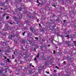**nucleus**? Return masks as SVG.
I'll use <instances>...</instances> for the list:
<instances>
[{"label":"nucleus","mask_w":76,"mask_h":76,"mask_svg":"<svg viewBox=\"0 0 76 76\" xmlns=\"http://www.w3.org/2000/svg\"><path fill=\"white\" fill-rule=\"evenodd\" d=\"M65 42L66 44H67L68 45V47H70V42L69 41H66Z\"/></svg>","instance_id":"obj_1"},{"label":"nucleus","mask_w":76,"mask_h":76,"mask_svg":"<svg viewBox=\"0 0 76 76\" xmlns=\"http://www.w3.org/2000/svg\"><path fill=\"white\" fill-rule=\"evenodd\" d=\"M4 3H1V5L0 6H3L4 7H6V5H5L4 4Z\"/></svg>","instance_id":"obj_2"},{"label":"nucleus","mask_w":76,"mask_h":76,"mask_svg":"<svg viewBox=\"0 0 76 76\" xmlns=\"http://www.w3.org/2000/svg\"><path fill=\"white\" fill-rule=\"evenodd\" d=\"M56 26L55 25H54L53 26V27H52V28L53 29H51V31H56V28H55V27H56Z\"/></svg>","instance_id":"obj_3"},{"label":"nucleus","mask_w":76,"mask_h":76,"mask_svg":"<svg viewBox=\"0 0 76 76\" xmlns=\"http://www.w3.org/2000/svg\"><path fill=\"white\" fill-rule=\"evenodd\" d=\"M26 42V40H23L21 41V44H25Z\"/></svg>","instance_id":"obj_4"},{"label":"nucleus","mask_w":76,"mask_h":76,"mask_svg":"<svg viewBox=\"0 0 76 76\" xmlns=\"http://www.w3.org/2000/svg\"><path fill=\"white\" fill-rule=\"evenodd\" d=\"M7 70H8V68H7L4 69V73H6V72H7Z\"/></svg>","instance_id":"obj_5"},{"label":"nucleus","mask_w":76,"mask_h":76,"mask_svg":"<svg viewBox=\"0 0 76 76\" xmlns=\"http://www.w3.org/2000/svg\"><path fill=\"white\" fill-rule=\"evenodd\" d=\"M13 18L14 19V20H15V21H16V22H18V19L17 17H14Z\"/></svg>","instance_id":"obj_6"},{"label":"nucleus","mask_w":76,"mask_h":76,"mask_svg":"<svg viewBox=\"0 0 76 76\" xmlns=\"http://www.w3.org/2000/svg\"><path fill=\"white\" fill-rule=\"evenodd\" d=\"M9 1H10V0H6L4 3H6V4H8V3H9Z\"/></svg>","instance_id":"obj_7"},{"label":"nucleus","mask_w":76,"mask_h":76,"mask_svg":"<svg viewBox=\"0 0 76 76\" xmlns=\"http://www.w3.org/2000/svg\"><path fill=\"white\" fill-rule=\"evenodd\" d=\"M74 37H75V35L73 34H72L70 35V38H71V39H72Z\"/></svg>","instance_id":"obj_8"},{"label":"nucleus","mask_w":76,"mask_h":76,"mask_svg":"<svg viewBox=\"0 0 76 76\" xmlns=\"http://www.w3.org/2000/svg\"><path fill=\"white\" fill-rule=\"evenodd\" d=\"M9 38L10 39H12V35H9Z\"/></svg>","instance_id":"obj_9"},{"label":"nucleus","mask_w":76,"mask_h":76,"mask_svg":"<svg viewBox=\"0 0 76 76\" xmlns=\"http://www.w3.org/2000/svg\"><path fill=\"white\" fill-rule=\"evenodd\" d=\"M30 30L33 32V31H34V28H32V27H30Z\"/></svg>","instance_id":"obj_10"},{"label":"nucleus","mask_w":76,"mask_h":76,"mask_svg":"<svg viewBox=\"0 0 76 76\" xmlns=\"http://www.w3.org/2000/svg\"><path fill=\"white\" fill-rule=\"evenodd\" d=\"M53 20H50V23H52V24H53V23H54V22H53Z\"/></svg>","instance_id":"obj_11"},{"label":"nucleus","mask_w":76,"mask_h":76,"mask_svg":"<svg viewBox=\"0 0 76 76\" xmlns=\"http://www.w3.org/2000/svg\"><path fill=\"white\" fill-rule=\"evenodd\" d=\"M28 72L30 75H32V72L31 71H28Z\"/></svg>","instance_id":"obj_12"},{"label":"nucleus","mask_w":76,"mask_h":76,"mask_svg":"<svg viewBox=\"0 0 76 76\" xmlns=\"http://www.w3.org/2000/svg\"><path fill=\"white\" fill-rule=\"evenodd\" d=\"M6 61H7V62L8 63H10V61L9 60V58H7V60H6Z\"/></svg>","instance_id":"obj_13"},{"label":"nucleus","mask_w":76,"mask_h":76,"mask_svg":"<svg viewBox=\"0 0 76 76\" xmlns=\"http://www.w3.org/2000/svg\"><path fill=\"white\" fill-rule=\"evenodd\" d=\"M44 4V2H42L40 4V7H41V6H43Z\"/></svg>","instance_id":"obj_14"},{"label":"nucleus","mask_w":76,"mask_h":76,"mask_svg":"<svg viewBox=\"0 0 76 76\" xmlns=\"http://www.w3.org/2000/svg\"><path fill=\"white\" fill-rule=\"evenodd\" d=\"M45 28H42L41 31L42 32H44L45 31Z\"/></svg>","instance_id":"obj_15"},{"label":"nucleus","mask_w":76,"mask_h":76,"mask_svg":"<svg viewBox=\"0 0 76 76\" xmlns=\"http://www.w3.org/2000/svg\"><path fill=\"white\" fill-rule=\"evenodd\" d=\"M18 10H19V11H22V9L21 7H20L19 8H18Z\"/></svg>","instance_id":"obj_16"},{"label":"nucleus","mask_w":76,"mask_h":76,"mask_svg":"<svg viewBox=\"0 0 76 76\" xmlns=\"http://www.w3.org/2000/svg\"><path fill=\"white\" fill-rule=\"evenodd\" d=\"M7 42V40H6L4 42V43L5 44H6Z\"/></svg>","instance_id":"obj_17"},{"label":"nucleus","mask_w":76,"mask_h":76,"mask_svg":"<svg viewBox=\"0 0 76 76\" xmlns=\"http://www.w3.org/2000/svg\"><path fill=\"white\" fill-rule=\"evenodd\" d=\"M39 1H42V0H37V1H36L37 3H39Z\"/></svg>","instance_id":"obj_18"},{"label":"nucleus","mask_w":76,"mask_h":76,"mask_svg":"<svg viewBox=\"0 0 76 76\" xmlns=\"http://www.w3.org/2000/svg\"><path fill=\"white\" fill-rule=\"evenodd\" d=\"M69 35H67L66 36H65V37H67V38L69 39Z\"/></svg>","instance_id":"obj_19"},{"label":"nucleus","mask_w":76,"mask_h":76,"mask_svg":"<svg viewBox=\"0 0 76 76\" xmlns=\"http://www.w3.org/2000/svg\"><path fill=\"white\" fill-rule=\"evenodd\" d=\"M51 42H52V44H53V45H54V43L53 42V40H51Z\"/></svg>","instance_id":"obj_20"},{"label":"nucleus","mask_w":76,"mask_h":76,"mask_svg":"<svg viewBox=\"0 0 76 76\" xmlns=\"http://www.w3.org/2000/svg\"><path fill=\"white\" fill-rule=\"evenodd\" d=\"M8 72H9V73H12V71L10 69H8Z\"/></svg>","instance_id":"obj_21"},{"label":"nucleus","mask_w":76,"mask_h":76,"mask_svg":"<svg viewBox=\"0 0 76 76\" xmlns=\"http://www.w3.org/2000/svg\"><path fill=\"white\" fill-rule=\"evenodd\" d=\"M9 18V16H7L6 17V19H8Z\"/></svg>","instance_id":"obj_22"},{"label":"nucleus","mask_w":76,"mask_h":76,"mask_svg":"<svg viewBox=\"0 0 76 76\" xmlns=\"http://www.w3.org/2000/svg\"><path fill=\"white\" fill-rule=\"evenodd\" d=\"M3 57H4V59H7V57H6V56H3Z\"/></svg>","instance_id":"obj_23"},{"label":"nucleus","mask_w":76,"mask_h":76,"mask_svg":"<svg viewBox=\"0 0 76 76\" xmlns=\"http://www.w3.org/2000/svg\"><path fill=\"white\" fill-rule=\"evenodd\" d=\"M53 53L54 54H55L56 53V51L55 50H54L53 51Z\"/></svg>","instance_id":"obj_24"},{"label":"nucleus","mask_w":76,"mask_h":76,"mask_svg":"<svg viewBox=\"0 0 76 76\" xmlns=\"http://www.w3.org/2000/svg\"><path fill=\"white\" fill-rule=\"evenodd\" d=\"M58 19H59V17L57 19H56V21H59V20H58Z\"/></svg>","instance_id":"obj_25"},{"label":"nucleus","mask_w":76,"mask_h":76,"mask_svg":"<svg viewBox=\"0 0 76 76\" xmlns=\"http://www.w3.org/2000/svg\"><path fill=\"white\" fill-rule=\"evenodd\" d=\"M3 72V71H2L0 70V74H1Z\"/></svg>","instance_id":"obj_26"},{"label":"nucleus","mask_w":76,"mask_h":76,"mask_svg":"<svg viewBox=\"0 0 76 76\" xmlns=\"http://www.w3.org/2000/svg\"><path fill=\"white\" fill-rule=\"evenodd\" d=\"M25 32H24L23 33V36L25 35Z\"/></svg>","instance_id":"obj_27"},{"label":"nucleus","mask_w":76,"mask_h":76,"mask_svg":"<svg viewBox=\"0 0 76 76\" xmlns=\"http://www.w3.org/2000/svg\"><path fill=\"white\" fill-rule=\"evenodd\" d=\"M45 73H47V74H49L50 73V72H47V71H46Z\"/></svg>","instance_id":"obj_28"},{"label":"nucleus","mask_w":76,"mask_h":76,"mask_svg":"<svg viewBox=\"0 0 76 76\" xmlns=\"http://www.w3.org/2000/svg\"><path fill=\"white\" fill-rule=\"evenodd\" d=\"M39 57V56L38 55L36 56V57H37V58H38V57Z\"/></svg>","instance_id":"obj_29"},{"label":"nucleus","mask_w":76,"mask_h":76,"mask_svg":"<svg viewBox=\"0 0 76 76\" xmlns=\"http://www.w3.org/2000/svg\"><path fill=\"white\" fill-rule=\"evenodd\" d=\"M56 68L57 69H59V68L58 67H57V66H56Z\"/></svg>","instance_id":"obj_30"},{"label":"nucleus","mask_w":76,"mask_h":76,"mask_svg":"<svg viewBox=\"0 0 76 76\" xmlns=\"http://www.w3.org/2000/svg\"><path fill=\"white\" fill-rule=\"evenodd\" d=\"M21 18H22V15H21L20 16V18H19V19H21Z\"/></svg>","instance_id":"obj_31"},{"label":"nucleus","mask_w":76,"mask_h":76,"mask_svg":"<svg viewBox=\"0 0 76 76\" xmlns=\"http://www.w3.org/2000/svg\"><path fill=\"white\" fill-rule=\"evenodd\" d=\"M73 43L75 44H76V41H73Z\"/></svg>","instance_id":"obj_32"},{"label":"nucleus","mask_w":76,"mask_h":76,"mask_svg":"<svg viewBox=\"0 0 76 76\" xmlns=\"http://www.w3.org/2000/svg\"><path fill=\"white\" fill-rule=\"evenodd\" d=\"M40 4H41V3H39L38 4V6H39Z\"/></svg>","instance_id":"obj_33"},{"label":"nucleus","mask_w":76,"mask_h":76,"mask_svg":"<svg viewBox=\"0 0 76 76\" xmlns=\"http://www.w3.org/2000/svg\"><path fill=\"white\" fill-rule=\"evenodd\" d=\"M42 41H43V42H44V41H45V40L44 39H42Z\"/></svg>","instance_id":"obj_34"},{"label":"nucleus","mask_w":76,"mask_h":76,"mask_svg":"<svg viewBox=\"0 0 76 76\" xmlns=\"http://www.w3.org/2000/svg\"><path fill=\"white\" fill-rule=\"evenodd\" d=\"M59 37H60L61 38H63V35H60Z\"/></svg>","instance_id":"obj_35"},{"label":"nucleus","mask_w":76,"mask_h":76,"mask_svg":"<svg viewBox=\"0 0 76 76\" xmlns=\"http://www.w3.org/2000/svg\"><path fill=\"white\" fill-rule=\"evenodd\" d=\"M35 39H38V37H35Z\"/></svg>","instance_id":"obj_36"},{"label":"nucleus","mask_w":76,"mask_h":76,"mask_svg":"<svg viewBox=\"0 0 76 76\" xmlns=\"http://www.w3.org/2000/svg\"><path fill=\"white\" fill-rule=\"evenodd\" d=\"M65 61H64L63 63V64H65Z\"/></svg>","instance_id":"obj_37"},{"label":"nucleus","mask_w":76,"mask_h":76,"mask_svg":"<svg viewBox=\"0 0 76 76\" xmlns=\"http://www.w3.org/2000/svg\"><path fill=\"white\" fill-rule=\"evenodd\" d=\"M5 15H6V14H4V15H3V16H5Z\"/></svg>","instance_id":"obj_38"},{"label":"nucleus","mask_w":76,"mask_h":76,"mask_svg":"<svg viewBox=\"0 0 76 76\" xmlns=\"http://www.w3.org/2000/svg\"><path fill=\"white\" fill-rule=\"evenodd\" d=\"M37 58H35L34 59V60H37Z\"/></svg>","instance_id":"obj_39"},{"label":"nucleus","mask_w":76,"mask_h":76,"mask_svg":"<svg viewBox=\"0 0 76 76\" xmlns=\"http://www.w3.org/2000/svg\"><path fill=\"white\" fill-rule=\"evenodd\" d=\"M1 65H4V63H2L1 64Z\"/></svg>","instance_id":"obj_40"},{"label":"nucleus","mask_w":76,"mask_h":76,"mask_svg":"<svg viewBox=\"0 0 76 76\" xmlns=\"http://www.w3.org/2000/svg\"><path fill=\"white\" fill-rule=\"evenodd\" d=\"M40 49H41V50H42V47H40Z\"/></svg>","instance_id":"obj_41"},{"label":"nucleus","mask_w":76,"mask_h":76,"mask_svg":"<svg viewBox=\"0 0 76 76\" xmlns=\"http://www.w3.org/2000/svg\"><path fill=\"white\" fill-rule=\"evenodd\" d=\"M58 44H59V45H61V43H58Z\"/></svg>","instance_id":"obj_42"},{"label":"nucleus","mask_w":76,"mask_h":76,"mask_svg":"<svg viewBox=\"0 0 76 76\" xmlns=\"http://www.w3.org/2000/svg\"><path fill=\"white\" fill-rule=\"evenodd\" d=\"M66 21H67V20H64V22H66Z\"/></svg>","instance_id":"obj_43"},{"label":"nucleus","mask_w":76,"mask_h":76,"mask_svg":"<svg viewBox=\"0 0 76 76\" xmlns=\"http://www.w3.org/2000/svg\"><path fill=\"white\" fill-rule=\"evenodd\" d=\"M31 64H32V63H31L30 65V66H32V65H31Z\"/></svg>","instance_id":"obj_44"},{"label":"nucleus","mask_w":76,"mask_h":76,"mask_svg":"<svg viewBox=\"0 0 76 76\" xmlns=\"http://www.w3.org/2000/svg\"><path fill=\"white\" fill-rule=\"evenodd\" d=\"M1 35V31H0V35Z\"/></svg>","instance_id":"obj_45"},{"label":"nucleus","mask_w":76,"mask_h":76,"mask_svg":"<svg viewBox=\"0 0 76 76\" xmlns=\"http://www.w3.org/2000/svg\"><path fill=\"white\" fill-rule=\"evenodd\" d=\"M53 6H54V7H56V5H52Z\"/></svg>","instance_id":"obj_46"},{"label":"nucleus","mask_w":76,"mask_h":76,"mask_svg":"<svg viewBox=\"0 0 76 76\" xmlns=\"http://www.w3.org/2000/svg\"><path fill=\"white\" fill-rule=\"evenodd\" d=\"M56 35H57V36H58V35H59L58 33H57Z\"/></svg>","instance_id":"obj_47"},{"label":"nucleus","mask_w":76,"mask_h":76,"mask_svg":"<svg viewBox=\"0 0 76 76\" xmlns=\"http://www.w3.org/2000/svg\"><path fill=\"white\" fill-rule=\"evenodd\" d=\"M16 52H14V54H15V53H16Z\"/></svg>","instance_id":"obj_48"},{"label":"nucleus","mask_w":76,"mask_h":76,"mask_svg":"<svg viewBox=\"0 0 76 76\" xmlns=\"http://www.w3.org/2000/svg\"><path fill=\"white\" fill-rule=\"evenodd\" d=\"M1 49H0V53H1Z\"/></svg>","instance_id":"obj_49"},{"label":"nucleus","mask_w":76,"mask_h":76,"mask_svg":"<svg viewBox=\"0 0 76 76\" xmlns=\"http://www.w3.org/2000/svg\"><path fill=\"white\" fill-rule=\"evenodd\" d=\"M32 67L34 68V66H33V65H31V66Z\"/></svg>","instance_id":"obj_50"},{"label":"nucleus","mask_w":76,"mask_h":76,"mask_svg":"<svg viewBox=\"0 0 76 76\" xmlns=\"http://www.w3.org/2000/svg\"><path fill=\"white\" fill-rule=\"evenodd\" d=\"M20 71H21V69H19V70L18 71V72H20Z\"/></svg>","instance_id":"obj_51"},{"label":"nucleus","mask_w":76,"mask_h":76,"mask_svg":"<svg viewBox=\"0 0 76 76\" xmlns=\"http://www.w3.org/2000/svg\"><path fill=\"white\" fill-rule=\"evenodd\" d=\"M10 24H11V25H12V24H13V23H10Z\"/></svg>","instance_id":"obj_52"},{"label":"nucleus","mask_w":76,"mask_h":76,"mask_svg":"<svg viewBox=\"0 0 76 76\" xmlns=\"http://www.w3.org/2000/svg\"><path fill=\"white\" fill-rule=\"evenodd\" d=\"M37 54H38V56H39V53H37Z\"/></svg>","instance_id":"obj_53"},{"label":"nucleus","mask_w":76,"mask_h":76,"mask_svg":"<svg viewBox=\"0 0 76 76\" xmlns=\"http://www.w3.org/2000/svg\"><path fill=\"white\" fill-rule=\"evenodd\" d=\"M39 26H41V24H39Z\"/></svg>","instance_id":"obj_54"},{"label":"nucleus","mask_w":76,"mask_h":76,"mask_svg":"<svg viewBox=\"0 0 76 76\" xmlns=\"http://www.w3.org/2000/svg\"><path fill=\"white\" fill-rule=\"evenodd\" d=\"M39 21V20H38V19H37V22H38V21Z\"/></svg>","instance_id":"obj_55"},{"label":"nucleus","mask_w":76,"mask_h":76,"mask_svg":"<svg viewBox=\"0 0 76 76\" xmlns=\"http://www.w3.org/2000/svg\"><path fill=\"white\" fill-rule=\"evenodd\" d=\"M54 72L55 73H56V71L55 70H54Z\"/></svg>","instance_id":"obj_56"},{"label":"nucleus","mask_w":76,"mask_h":76,"mask_svg":"<svg viewBox=\"0 0 76 76\" xmlns=\"http://www.w3.org/2000/svg\"><path fill=\"white\" fill-rule=\"evenodd\" d=\"M16 75H19V73H16Z\"/></svg>","instance_id":"obj_57"},{"label":"nucleus","mask_w":76,"mask_h":76,"mask_svg":"<svg viewBox=\"0 0 76 76\" xmlns=\"http://www.w3.org/2000/svg\"><path fill=\"white\" fill-rule=\"evenodd\" d=\"M48 47H50V45H48Z\"/></svg>","instance_id":"obj_58"},{"label":"nucleus","mask_w":76,"mask_h":76,"mask_svg":"<svg viewBox=\"0 0 76 76\" xmlns=\"http://www.w3.org/2000/svg\"><path fill=\"white\" fill-rule=\"evenodd\" d=\"M23 55H25V56H26V54H23Z\"/></svg>","instance_id":"obj_59"},{"label":"nucleus","mask_w":76,"mask_h":76,"mask_svg":"<svg viewBox=\"0 0 76 76\" xmlns=\"http://www.w3.org/2000/svg\"><path fill=\"white\" fill-rule=\"evenodd\" d=\"M21 70H22V66H21Z\"/></svg>","instance_id":"obj_60"},{"label":"nucleus","mask_w":76,"mask_h":76,"mask_svg":"<svg viewBox=\"0 0 76 76\" xmlns=\"http://www.w3.org/2000/svg\"><path fill=\"white\" fill-rule=\"evenodd\" d=\"M1 2H0V6L1 5Z\"/></svg>","instance_id":"obj_61"},{"label":"nucleus","mask_w":76,"mask_h":76,"mask_svg":"<svg viewBox=\"0 0 76 76\" xmlns=\"http://www.w3.org/2000/svg\"><path fill=\"white\" fill-rule=\"evenodd\" d=\"M12 57H14V55H12Z\"/></svg>","instance_id":"obj_62"},{"label":"nucleus","mask_w":76,"mask_h":76,"mask_svg":"<svg viewBox=\"0 0 76 76\" xmlns=\"http://www.w3.org/2000/svg\"><path fill=\"white\" fill-rule=\"evenodd\" d=\"M22 0H19V1H22Z\"/></svg>","instance_id":"obj_63"},{"label":"nucleus","mask_w":76,"mask_h":76,"mask_svg":"<svg viewBox=\"0 0 76 76\" xmlns=\"http://www.w3.org/2000/svg\"><path fill=\"white\" fill-rule=\"evenodd\" d=\"M48 28H50V26H49L48 27Z\"/></svg>","instance_id":"obj_64"}]
</instances>
